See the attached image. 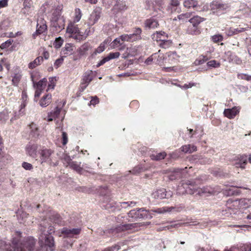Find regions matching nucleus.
Wrapping results in <instances>:
<instances>
[{
    "label": "nucleus",
    "instance_id": "1",
    "mask_svg": "<svg viewBox=\"0 0 251 251\" xmlns=\"http://www.w3.org/2000/svg\"><path fill=\"white\" fill-rule=\"evenodd\" d=\"M41 235L39 239L40 242H42L45 239V245L49 247L50 251H53V247L54 245L53 238L51 234L54 232V228L53 226H50L47 228L46 225H44L40 229Z\"/></svg>",
    "mask_w": 251,
    "mask_h": 251
},
{
    "label": "nucleus",
    "instance_id": "2",
    "mask_svg": "<svg viewBox=\"0 0 251 251\" xmlns=\"http://www.w3.org/2000/svg\"><path fill=\"white\" fill-rule=\"evenodd\" d=\"M67 33L70 34V37L74 38L76 40L80 41L85 40L89 35L90 29H86L84 33L79 30V28L74 24L70 23L66 28Z\"/></svg>",
    "mask_w": 251,
    "mask_h": 251
},
{
    "label": "nucleus",
    "instance_id": "3",
    "mask_svg": "<svg viewBox=\"0 0 251 251\" xmlns=\"http://www.w3.org/2000/svg\"><path fill=\"white\" fill-rule=\"evenodd\" d=\"M62 9V4H57L52 6V8L49 15L51 22L55 24L58 22L60 18Z\"/></svg>",
    "mask_w": 251,
    "mask_h": 251
},
{
    "label": "nucleus",
    "instance_id": "4",
    "mask_svg": "<svg viewBox=\"0 0 251 251\" xmlns=\"http://www.w3.org/2000/svg\"><path fill=\"white\" fill-rule=\"evenodd\" d=\"M53 151L50 149H44L41 150L40 152V159L41 163L42 164L46 163L50 164L52 161L51 154Z\"/></svg>",
    "mask_w": 251,
    "mask_h": 251
},
{
    "label": "nucleus",
    "instance_id": "5",
    "mask_svg": "<svg viewBox=\"0 0 251 251\" xmlns=\"http://www.w3.org/2000/svg\"><path fill=\"white\" fill-rule=\"evenodd\" d=\"M193 182L189 180H187L185 182H183L180 186H178L177 189V193L179 195H183L185 193L193 194L189 185L192 186Z\"/></svg>",
    "mask_w": 251,
    "mask_h": 251
},
{
    "label": "nucleus",
    "instance_id": "6",
    "mask_svg": "<svg viewBox=\"0 0 251 251\" xmlns=\"http://www.w3.org/2000/svg\"><path fill=\"white\" fill-rule=\"evenodd\" d=\"M205 19L202 18L201 17L196 16L192 18L189 20V22L191 23L194 28V30L193 31H189V33L192 34H196L199 33V30H198L197 26L198 25L204 21Z\"/></svg>",
    "mask_w": 251,
    "mask_h": 251
},
{
    "label": "nucleus",
    "instance_id": "7",
    "mask_svg": "<svg viewBox=\"0 0 251 251\" xmlns=\"http://www.w3.org/2000/svg\"><path fill=\"white\" fill-rule=\"evenodd\" d=\"M65 102H60V103L48 114V121H52L53 119L59 118V116L61 111L62 108L64 105Z\"/></svg>",
    "mask_w": 251,
    "mask_h": 251
},
{
    "label": "nucleus",
    "instance_id": "8",
    "mask_svg": "<svg viewBox=\"0 0 251 251\" xmlns=\"http://www.w3.org/2000/svg\"><path fill=\"white\" fill-rule=\"evenodd\" d=\"M47 29V26L46 24V22L42 19L38 20L36 32L32 34L33 38H35L36 36L44 33Z\"/></svg>",
    "mask_w": 251,
    "mask_h": 251
},
{
    "label": "nucleus",
    "instance_id": "9",
    "mask_svg": "<svg viewBox=\"0 0 251 251\" xmlns=\"http://www.w3.org/2000/svg\"><path fill=\"white\" fill-rule=\"evenodd\" d=\"M240 109L241 108L239 106H234L232 108L225 109L224 111V114L228 119H233L239 114Z\"/></svg>",
    "mask_w": 251,
    "mask_h": 251
},
{
    "label": "nucleus",
    "instance_id": "10",
    "mask_svg": "<svg viewBox=\"0 0 251 251\" xmlns=\"http://www.w3.org/2000/svg\"><path fill=\"white\" fill-rule=\"evenodd\" d=\"M147 210H146L144 208H139L136 210H132L129 211L128 213V217L132 218L133 220L137 219H142L143 212H147Z\"/></svg>",
    "mask_w": 251,
    "mask_h": 251
},
{
    "label": "nucleus",
    "instance_id": "11",
    "mask_svg": "<svg viewBox=\"0 0 251 251\" xmlns=\"http://www.w3.org/2000/svg\"><path fill=\"white\" fill-rule=\"evenodd\" d=\"M152 197L155 199H164V198H168L169 197H171L172 194L170 192H169L168 193L166 192L165 190L159 189L152 194Z\"/></svg>",
    "mask_w": 251,
    "mask_h": 251
},
{
    "label": "nucleus",
    "instance_id": "12",
    "mask_svg": "<svg viewBox=\"0 0 251 251\" xmlns=\"http://www.w3.org/2000/svg\"><path fill=\"white\" fill-rule=\"evenodd\" d=\"M79 228L68 229L63 228L61 230V234H65L66 237H73L75 235H77L80 233Z\"/></svg>",
    "mask_w": 251,
    "mask_h": 251
},
{
    "label": "nucleus",
    "instance_id": "13",
    "mask_svg": "<svg viewBox=\"0 0 251 251\" xmlns=\"http://www.w3.org/2000/svg\"><path fill=\"white\" fill-rule=\"evenodd\" d=\"M151 38L154 41L161 42L162 41L165 40V39H168V35L162 31H156L152 34Z\"/></svg>",
    "mask_w": 251,
    "mask_h": 251
},
{
    "label": "nucleus",
    "instance_id": "14",
    "mask_svg": "<svg viewBox=\"0 0 251 251\" xmlns=\"http://www.w3.org/2000/svg\"><path fill=\"white\" fill-rule=\"evenodd\" d=\"M22 73L21 71H15L11 75L12 84L15 86H18L22 79Z\"/></svg>",
    "mask_w": 251,
    "mask_h": 251
},
{
    "label": "nucleus",
    "instance_id": "15",
    "mask_svg": "<svg viewBox=\"0 0 251 251\" xmlns=\"http://www.w3.org/2000/svg\"><path fill=\"white\" fill-rule=\"evenodd\" d=\"M38 146L35 144L27 145L26 147L27 153L30 156L35 157L36 156Z\"/></svg>",
    "mask_w": 251,
    "mask_h": 251
},
{
    "label": "nucleus",
    "instance_id": "16",
    "mask_svg": "<svg viewBox=\"0 0 251 251\" xmlns=\"http://www.w3.org/2000/svg\"><path fill=\"white\" fill-rule=\"evenodd\" d=\"M101 12L100 9L95 10L91 14L89 21L90 24L94 25L95 24L100 18Z\"/></svg>",
    "mask_w": 251,
    "mask_h": 251
},
{
    "label": "nucleus",
    "instance_id": "17",
    "mask_svg": "<svg viewBox=\"0 0 251 251\" xmlns=\"http://www.w3.org/2000/svg\"><path fill=\"white\" fill-rule=\"evenodd\" d=\"M226 8V5L218 1H213L210 4V9L215 12L217 11L222 10Z\"/></svg>",
    "mask_w": 251,
    "mask_h": 251
},
{
    "label": "nucleus",
    "instance_id": "18",
    "mask_svg": "<svg viewBox=\"0 0 251 251\" xmlns=\"http://www.w3.org/2000/svg\"><path fill=\"white\" fill-rule=\"evenodd\" d=\"M166 59L169 63L174 64L178 61L179 56L176 54V52H169L167 53Z\"/></svg>",
    "mask_w": 251,
    "mask_h": 251
},
{
    "label": "nucleus",
    "instance_id": "19",
    "mask_svg": "<svg viewBox=\"0 0 251 251\" xmlns=\"http://www.w3.org/2000/svg\"><path fill=\"white\" fill-rule=\"evenodd\" d=\"M91 49V46L88 43H85L81 46L77 50V52L80 56L85 55L87 51Z\"/></svg>",
    "mask_w": 251,
    "mask_h": 251
},
{
    "label": "nucleus",
    "instance_id": "20",
    "mask_svg": "<svg viewBox=\"0 0 251 251\" xmlns=\"http://www.w3.org/2000/svg\"><path fill=\"white\" fill-rule=\"evenodd\" d=\"M247 156L246 155H242L240 157L239 160L235 163L236 168H240L242 169L245 168L247 163Z\"/></svg>",
    "mask_w": 251,
    "mask_h": 251
},
{
    "label": "nucleus",
    "instance_id": "21",
    "mask_svg": "<svg viewBox=\"0 0 251 251\" xmlns=\"http://www.w3.org/2000/svg\"><path fill=\"white\" fill-rule=\"evenodd\" d=\"M51 95L50 94H47L43 96L40 100V105L43 107L47 106L50 104L51 101Z\"/></svg>",
    "mask_w": 251,
    "mask_h": 251
},
{
    "label": "nucleus",
    "instance_id": "22",
    "mask_svg": "<svg viewBox=\"0 0 251 251\" xmlns=\"http://www.w3.org/2000/svg\"><path fill=\"white\" fill-rule=\"evenodd\" d=\"M181 151L185 153H191L197 151V147L193 145H184L181 148Z\"/></svg>",
    "mask_w": 251,
    "mask_h": 251
},
{
    "label": "nucleus",
    "instance_id": "23",
    "mask_svg": "<svg viewBox=\"0 0 251 251\" xmlns=\"http://www.w3.org/2000/svg\"><path fill=\"white\" fill-rule=\"evenodd\" d=\"M142 30L140 28H135L134 32L132 34H129L131 38V41L133 42L141 39V34Z\"/></svg>",
    "mask_w": 251,
    "mask_h": 251
},
{
    "label": "nucleus",
    "instance_id": "24",
    "mask_svg": "<svg viewBox=\"0 0 251 251\" xmlns=\"http://www.w3.org/2000/svg\"><path fill=\"white\" fill-rule=\"evenodd\" d=\"M43 61V57L42 56H38L36 57L34 61L30 62L28 64V68L30 69H33L39 65Z\"/></svg>",
    "mask_w": 251,
    "mask_h": 251
},
{
    "label": "nucleus",
    "instance_id": "25",
    "mask_svg": "<svg viewBox=\"0 0 251 251\" xmlns=\"http://www.w3.org/2000/svg\"><path fill=\"white\" fill-rule=\"evenodd\" d=\"M146 27L148 28H154L158 25V22L154 19L147 20L145 23Z\"/></svg>",
    "mask_w": 251,
    "mask_h": 251
},
{
    "label": "nucleus",
    "instance_id": "26",
    "mask_svg": "<svg viewBox=\"0 0 251 251\" xmlns=\"http://www.w3.org/2000/svg\"><path fill=\"white\" fill-rule=\"evenodd\" d=\"M29 128L30 130V134L32 136L37 137L39 135V129L35 124H31L29 126Z\"/></svg>",
    "mask_w": 251,
    "mask_h": 251
},
{
    "label": "nucleus",
    "instance_id": "27",
    "mask_svg": "<svg viewBox=\"0 0 251 251\" xmlns=\"http://www.w3.org/2000/svg\"><path fill=\"white\" fill-rule=\"evenodd\" d=\"M138 224L137 223L130 224H125L120 225L117 228V231H124L128 229H131L132 228L136 226Z\"/></svg>",
    "mask_w": 251,
    "mask_h": 251
},
{
    "label": "nucleus",
    "instance_id": "28",
    "mask_svg": "<svg viewBox=\"0 0 251 251\" xmlns=\"http://www.w3.org/2000/svg\"><path fill=\"white\" fill-rule=\"evenodd\" d=\"M198 194L200 195H203V194H214V190L209 187H203L202 188H200L198 190Z\"/></svg>",
    "mask_w": 251,
    "mask_h": 251
},
{
    "label": "nucleus",
    "instance_id": "29",
    "mask_svg": "<svg viewBox=\"0 0 251 251\" xmlns=\"http://www.w3.org/2000/svg\"><path fill=\"white\" fill-rule=\"evenodd\" d=\"M246 30V28L243 27L233 28L230 27L227 31V35L231 36L233 34H236L240 32H243Z\"/></svg>",
    "mask_w": 251,
    "mask_h": 251
},
{
    "label": "nucleus",
    "instance_id": "30",
    "mask_svg": "<svg viewBox=\"0 0 251 251\" xmlns=\"http://www.w3.org/2000/svg\"><path fill=\"white\" fill-rule=\"evenodd\" d=\"M198 5V2L195 0H185L183 5L187 8H194Z\"/></svg>",
    "mask_w": 251,
    "mask_h": 251
},
{
    "label": "nucleus",
    "instance_id": "31",
    "mask_svg": "<svg viewBox=\"0 0 251 251\" xmlns=\"http://www.w3.org/2000/svg\"><path fill=\"white\" fill-rule=\"evenodd\" d=\"M173 209H174L173 207H163L161 208H157L156 210L151 211L157 213L158 214H164L166 212H171Z\"/></svg>",
    "mask_w": 251,
    "mask_h": 251
},
{
    "label": "nucleus",
    "instance_id": "32",
    "mask_svg": "<svg viewBox=\"0 0 251 251\" xmlns=\"http://www.w3.org/2000/svg\"><path fill=\"white\" fill-rule=\"evenodd\" d=\"M108 42V40H105L102 43H101L98 48L95 51V54L100 53L103 51L105 48V45Z\"/></svg>",
    "mask_w": 251,
    "mask_h": 251
},
{
    "label": "nucleus",
    "instance_id": "33",
    "mask_svg": "<svg viewBox=\"0 0 251 251\" xmlns=\"http://www.w3.org/2000/svg\"><path fill=\"white\" fill-rule=\"evenodd\" d=\"M166 155V153L165 152H160L156 154H152L151 157V159L154 160H159L163 159L165 158Z\"/></svg>",
    "mask_w": 251,
    "mask_h": 251
},
{
    "label": "nucleus",
    "instance_id": "34",
    "mask_svg": "<svg viewBox=\"0 0 251 251\" xmlns=\"http://www.w3.org/2000/svg\"><path fill=\"white\" fill-rule=\"evenodd\" d=\"M47 80L46 78H44L42 80H40L37 84H36V88L38 89H41L43 90L47 85Z\"/></svg>",
    "mask_w": 251,
    "mask_h": 251
},
{
    "label": "nucleus",
    "instance_id": "35",
    "mask_svg": "<svg viewBox=\"0 0 251 251\" xmlns=\"http://www.w3.org/2000/svg\"><path fill=\"white\" fill-rule=\"evenodd\" d=\"M207 65L209 68H216L220 66V63L215 60H212L207 63Z\"/></svg>",
    "mask_w": 251,
    "mask_h": 251
},
{
    "label": "nucleus",
    "instance_id": "36",
    "mask_svg": "<svg viewBox=\"0 0 251 251\" xmlns=\"http://www.w3.org/2000/svg\"><path fill=\"white\" fill-rule=\"evenodd\" d=\"M82 17L81 12L80 9L77 8L75 10V16L74 17V22L75 23L78 22Z\"/></svg>",
    "mask_w": 251,
    "mask_h": 251
},
{
    "label": "nucleus",
    "instance_id": "37",
    "mask_svg": "<svg viewBox=\"0 0 251 251\" xmlns=\"http://www.w3.org/2000/svg\"><path fill=\"white\" fill-rule=\"evenodd\" d=\"M70 167L72 168L73 169L75 170L76 171L78 172H80L82 168L80 167V163H78L76 162H72L71 163V165H70Z\"/></svg>",
    "mask_w": 251,
    "mask_h": 251
},
{
    "label": "nucleus",
    "instance_id": "38",
    "mask_svg": "<svg viewBox=\"0 0 251 251\" xmlns=\"http://www.w3.org/2000/svg\"><path fill=\"white\" fill-rule=\"evenodd\" d=\"M138 47H133L128 48L127 49L128 53L131 56H135L138 53Z\"/></svg>",
    "mask_w": 251,
    "mask_h": 251
},
{
    "label": "nucleus",
    "instance_id": "39",
    "mask_svg": "<svg viewBox=\"0 0 251 251\" xmlns=\"http://www.w3.org/2000/svg\"><path fill=\"white\" fill-rule=\"evenodd\" d=\"M63 41V40L60 37L56 38L53 43L54 47L56 49L60 48L62 45Z\"/></svg>",
    "mask_w": 251,
    "mask_h": 251
},
{
    "label": "nucleus",
    "instance_id": "40",
    "mask_svg": "<svg viewBox=\"0 0 251 251\" xmlns=\"http://www.w3.org/2000/svg\"><path fill=\"white\" fill-rule=\"evenodd\" d=\"M74 49V46L72 44H66L64 47V50L67 51L66 54L72 53Z\"/></svg>",
    "mask_w": 251,
    "mask_h": 251
},
{
    "label": "nucleus",
    "instance_id": "41",
    "mask_svg": "<svg viewBox=\"0 0 251 251\" xmlns=\"http://www.w3.org/2000/svg\"><path fill=\"white\" fill-rule=\"evenodd\" d=\"M92 77L90 74H86L83 78V82L84 84H86L85 87L88 85V84L92 81Z\"/></svg>",
    "mask_w": 251,
    "mask_h": 251
},
{
    "label": "nucleus",
    "instance_id": "42",
    "mask_svg": "<svg viewBox=\"0 0 251 251\" xmlns=\"http://www.w3.org/2000/svg\"><path fill=\"white\" fill-rule=\"evenodd\" d=\"M172 44V41L167 39H165V40L162 41L160 44V46L163 48H168L171 46Z\"/></svg>",
    "mask_w": 251,
    "mask_h": 251
},
{
    "label": "nucleus",
    "instance_id": "43",
    "mask_svg": "<svg viewBox=\"0 0 251 251\" xmlns=\"http://www.w3.org/2000/svg\"><path fill=\"white\" fill-rule=\"evenodd\" d=\"M63 160L64 164H66V166H70L71 163L73 162L72 161V159L70 156L67 154L64 155Z\"/></svg>",
    "mask_w": 251,
    "mask_h": 251
},
{
    "label": "nucleus",
    "instance_id": "44",
    "mask_svg": "<svg viewBox=\"0 0 251 251\" xmlns=\"http://www.w3.org/2000/svg\"><path fill=\"white\" fill-rule=\"evenodd\" d=\"M211 39L214 42L217 43L222 41L223 40V37L221 34H216L212 36Z\"/></svg>",
    "mask_w": 251,
    "mask_h": 251
},
{
    "label": "nucleus",
    "instance_id": "45",
    "mask_svg": "<svg viewBox=\"0 0 251 251\" xmlns=\"http://www.w3.org/2000/svg\"><path fill=\"white\" fill-rule=\"evenodd\" d=\"M191 13L190 12H187L186 13L181 14L177 16L178 19L179 20H185L190 17Z\"/></svg>",
    "mask_w": 251,
    "mask_h": 251
},
{
    "label": "nucleus",
    "instance_id": "46",
    "mask_svg": "<svg viewBox=\"0 0 251 251\" xmlns=\"http://www.w3.org/2000/svg\"><path fill=\"white\" fill-rule=\"evenodd\" d=\"M251 76L245 74H239L238 75V78L240 79H244L248 81L250 80Z\"/></svg>",
    "mask_w": 251,
    "mask_h": 251
},
{
    "label": "nucleus",
    "instance_id": "47",
    "mask_svg": "<svg viewBox=\"0 0 251 251\" xmlns=\"http://www.w3.org/2000/svg\"><path fill=\"white\" fill-rule=\"evenodd\" d=\"M22 167L26 170H31L33 169L32 164L26 162H24L22 163Z\"/></svg>",
    "mask_w": 251,
    "mask_h": 251
},
{
    "label": "nucleus",
    "instance_id": "48",
    "mask_svg": "<svg viewBox=\"0 0 251 251\" xmlns=\"http://www.w3.org/2000/svg\"><path fill=\"white\" fill-rule=\"evenodd\" d=\"M180 169H177V170L174 173L175 176H170V179L171 180H173L175 179H176L178 177H180Z\"/></svg>",
    "mask_w": 251,
    "mask_h": 251
},
{
    "label": "nucleus",
    "instance_id": "49",
    "mask_svg": "<svg viewBox=\"0 0 251 251\" xmlns=\"http://www.w3.org/2000/svg\"><path fill=\"white\" fill-rule=\"evenodd\" d=\"M136 203L134 201H127L122 202L121 205L123 207H126L127 206H133L135 205Z\"/></svg>",
    "mask_w": 251,
    "mask_h": 251
},
{
    "label": "nucleus",
    "instance_id": "50",
    "mask_svg": "<svg viewBox=\"0 0 251 251\" xmlns=\"http://www.w3.org/2000/svg\"><path fill=\"white\" fill-rule=\"evenodd\" d=\"M157 58V53H154L152 55L148 57L145 61V63L149 65L153 61V59Z\"/></svg>",
    "mask_w": 251,
    "mask_h": 251
},
{
    "label": "nucleus",
    "instance_id": "51",
    "mask_svg": "<svg viewBox=\"0 0 251 251\" xmlns=\"http://www.w3.org/2000/svg\"><path fill=\"white\" fill-rule=\"evenodd\" d=\"M157 60L156 63L160 65H162L163 63V59L164 58L163 54H158L157 53Z\"/></svg>",
    "mask_w": 251,
    "mask_h": 251
},
{
    "label": "nucleus",
    "instance_id": "52",
    "mask_svg": "<svg viewBox=\"0 0 251 251\" xmlns=\"http://www.w3.org/2000/svg\"><path fill=\"white\" fill-rule=\"evenodd\" d=\"M110 59L117 58L120 56V53L119 52H111L108 55Z\"/></svg>",
    "mask_w": 251,
    "mask_h": 251
},
{
    "label": "nucleus",
    "instance_id": "53",
    "mask_svg": "<svg viewBox=\"0 0 251 251\" xmlns=\"http://www.w3.org/2000/svg\"><path fill=\"white\" fill-rule=\"evenodd\" d=\"M122 41L131 42L129 34H124L121 35Z\"/></svg>",
    "mask_w": 251,
    "mask_h": 251
},
{
    "label": "nucleus",
    "instance_id": "54",
    "mask_svg": "<svg viewBox=\"0 0 251 251\" xmlns=\"http://www.w3.org/2000/svg\"><path fill=\"white\" fill-rule=\"evenodd\" d=\"M6 59L3 58L1 59V62H0V71H1L3 69V65L5 66L7 68L9 67V64H7L6 62Z\"/></svg>",
    "mask_w": 251,
    "mask_h": 251
},
{
    "label": "nucleus",
    "instance_id": "55",
    "mask_svg": "<svg viewBox=\"0 0 251 251\" xmlns=\"http://www.w3.org/2000/svg\"><path fill=\"white\" fill-rule=\"evenodd\" d=\"M63 59L62 58H59L55 61L54 63V66L56 68H58L60 65L63 63Z\"/></svg>",
    "mask_w": 251,
    "mask_h": 251
},
{
    "label": "nucleus",
    "instance_id": "56",
    "mask_svg": "<svg viewBox=\"0 0 251 251\" xmlns=\"http://www.w3.org/2000/svg\"><path fill=\"white\" fill-rule=\"evenodd\" d=\"M62 140H63L62 144H63V145H65L68 142L67 134L66 132L63 131L62 134Z\"/></svg>",
    "mask_w": 251,
    "mask_h": 251
},
{
    "label": "nucleus",
    "instance_id": "57",
    "mask_svg": "<svg viewBox=\"0 0 251 251\" xmlns=\"http://www.w3.org/2000/svg\"><path fill=\"white\" fill-rule=\"evenodd\" d=\"M26 104H27V102L22 101V102L20 106L19 112L20 114L24 113V110H23V109L25 108V107L26 105Z\"/></svg>",
    "mask_w": 251,
    "mask_h": 251
},
{
    "label": "nucleus",
    "instance_id": "58",
    "mask_svg": "<svg viewBox=\"0 0 251 251\" xmlns=\"http://www.w3.org/2000/svg\"><path fill=\"white\" fill-rule=\"evenodd\" d=\"M152 218V214L148 210H147V212H143V218L151 219Z\"/></svg>",
    "mask_w": 251,
    "mask_h": 251
},
{
    "label": "nucleus",
    "instance_id": "59",
    "mask_svg": "<svg viewBox=\"0 0 251 251\" xmlns=\"http://www.w3.org/2000/svg\"><path fill=\"white\" fill-rule=\"evenodd\" d=\"M121 41H122L121 40V36H120V37H119V38H116L113 41V44H114L113 48H115V47L117 46L118 44L121 45L122 43H121Z\"/></svg>",
    "mask_w": 251,
    "mask_h": 251
},
{
    "label": "nucleus",
    "instance_id": "60",
    "mask_svg": "<svg viewBox=\"0 0 251 251\" xmlns=\"http://www.w3.org/2000/svg\"><path fill=\"white\" fill-rule=\"evenodd\" d=\"M8 5L7 0H0V8L5 7Z\"/></svg>",
    "mask_w": 251,
    "mask_h": 251
},
{
    "label": "nucleus",
    "instance_id": "61",
    "mask_svg": "<svg viewBox=\"0 0 251 251\" xmlns=\"http://www.w3.org/2000/svg\"><path fill=\"white\" fill-rule=\"evenodd\" d=\"M179 4V2L178 0H171L170 2V5L174 7L177 6Z\"/></svg>",
    "mask_w": 251,
    "mask_h": 251
},
{
    "label": "nucleus",
    "instance_id": "62",
    "mask_svg": "<svg viewBox=\"0 0 251 251\" xmlns=\"http://www.w3.org/2000/svg\"><path fill=\"white\" fill-rule=\"evenodd\" d=\"M22 101L26 102L27 100V95L25 91H23L22 93Z\"/></svg>",
    "mask_w": 251,
    "mask_h": 251
},
{
    "label": "nucleus",
    "instance_id": "63",
    "mask_svg": "<svg viewBox=\"0 0 251 251\" xmlns=\"http://www.w3.org/2000/svg\"><path fill=\"white\" fill-rule=\"evenodd\" d=\"M11 41L10 40H8L1 45V48H5L9 47L11 44Z\"/></svg>",
    "mask_w": 251,
    "mask_h": 251
},
{
    "label": "nucleus",
    "instance_id": "64",
    "mask_svg": "<svg viewBox=\"0 0 251 251\" xmlns=\"http://www.w3.org/2000/svg\"><path fill=\"white\" fill-rule=\"evenodd\" d=\"M7 120V117L3 113H0V121L1 123Z\"/></svg>",
    "mask_w": 251,
    "mask_h": 251
}]
</instances>
